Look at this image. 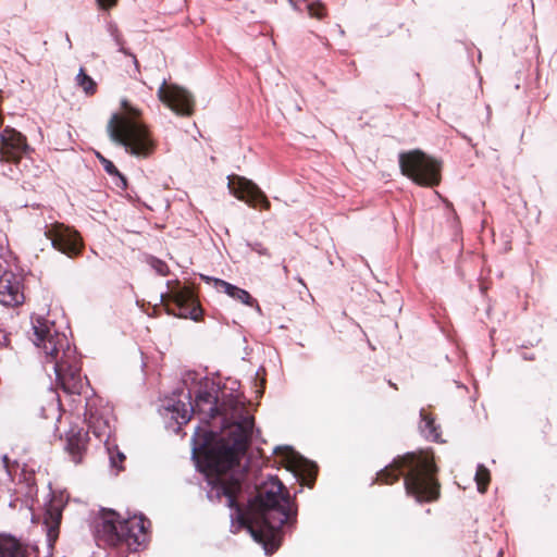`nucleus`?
I'll list each match as a JSON object with an SVG mask.
<instances>
[{
  "label": "nucleus",
  "mask_w": 557,
  "mask_h": 557,
  "mask_svg": "<svg viewBox=\"0 0 557 557\" xmlns=\"http://www.w3.org/2000/svg\"><path fill=\"white\" fill-rule=\"evenodd\" d=\"M158 98L177 115L190 116L195 111V100L186 89L163 82L158 89Z\"/></svg>",
  "instance_id": "9d476101"
},
{
  "label": "nucleus",
  "mask_w": 557,
  "mask_h": 557,
  "mask_svg": "<svg viewBox=\"0 0 557 557\" xmlns=\"http://www.w3.org/2000/svg\"><path fill=\"white\" fill-rule=\"evenodd\" d=\"M125 460V456L122 453H117L116 456H111V462L113 467L117 468L119 470L123 469V461Z\"/></svg>",
  "instance_id": "bb28decb"
},
{
  "label": "nucleus",
  "mask_w": 557,
  "mask_h": 557,
  "mask_svg": "<svg viewBox=\"0 0 557 557\" xmlns=\"http://www.w3.org/2000/svg\"><path fill=\"white\" fill-rule=\"evenodd\" d=\"M24 293L18 277L12 272L0 276V304L5 307H16L24 302Z\"/></svg>",
  "instance_id": "4468645a"
},
{
  "label": "nucleus",
  "mask_w": 557,
  "mask_h": 557,
  "mask_svg": "<svg viewBox=\"0 0 557 557\" xmlns=\"http://www.w3.org/2000/svg\"><path fill=\"white\" fill-rule=\"evenodd\" d=\"M308 13L311 17L322 20L327 15V9L321 1H312L307 5Z\"/></svg>",
  "instance_id": "b1692460"
},
{
  "label": "nucleus",
  "mask_w": 557,
  "mask_h": 557,
  "mask_svg": "<svg viewBox=\"0 0 557 557\" xmlns=\"http://www.w3.org/2000/svg\"><path fill=\"white\" fill-rule=\"evenodd\" d=\"M87 445V433L72 429L66 438V450L75 463L82 461Z\"/></svg>",
  "instance_id": "f3484780"
},
{
  "label": "nucleus",
  "mask_w": 557,
  "mask_h": 557,
  "mask_svg": "<svg viewBox=\"0 0 557 557\" xmlns=\"http://www.w3.org/2000/svg\"><path fill=\"white\" fill-rule=\"evenodd\" d=\"M231 419L221 437L213 431L198 428L193 438V455L209 478L208 497L211 500L225 497L226 505L236 511L255 541L267 554H273L281 545L282 527L296 521L297 507L278 478L269 476L256 485V495L248 508H242L237 499L242 482L228 471L239 465L250 445L255 418L242 405L233 408Z\"/></svg>",
  "instance_id": "f257e3e1"
},
{
  "label": "nucleus",
  "mask_w": 557,
  "mask_h": 557,
  "mask_svg": "<svg viewBox=\"0 0 557 557\" xmlns=\"http://www.w3.org/2000/svg\"><path fill=\"white\" fill-rule=\"evenodd\" d=\"M75 81L86 95L94 96L97 92L96 82L86 74L83 67L79 70Z\"/></svg>",
  "instance_id": "412c9836"
},
{
  "label": "nucleus",
  "mask_w": 557,
  "mask_h": 557,
  "mask_svg": "<svg viewBox=\"0 0 557 557\" xmlns=\"http://www.w3.org/2000/svg\"><path fill=\"white\" fill-rule=\"evenodd\" d=\"M274 455L278 459V462L283 465L288 471H292L295 475H299L302 479L313 482L318 474V468L311 463L294 449L288 446L276 447Z\"/></svg>",
  "instance_id": "9b49d317"
},
{
  "label": "nucleus",
  "mask_w": 557,
  "mask_h": 557,
  "mask_svg": "<svg viewBox=\"0 0 557 557\" xmlns=\"http://www.w3.org/2000/svg\"><path fill=\"white\" fill-rule=\"evenodd\" d=\"M85 422L88 432L99 441H107L112 432V408L99 397L89 398L86 403Z\"/></svg>",
  "instance_id": "1a4fd4ad"
},
{
  "label": "nucleus",
  "mask_w": 557,
  "mask_h": 557,
  "mask_svg": "<svg viewBox=\"0 0 557 557\" xmlns=\"http://www.w3.org/2000/svg\"><path fill=\"white\" fill-rule=\"evenodd\" d=\"M149 265L159 274L162 276H166L170 273L169 265L161 259H158L156 257H150L148 259Z\"/></svg>",
  "instance_id": "393cba45"
},
{
  "label": "nucleus",
  "mask_w": 557,
  "mask_h": 557,
  "mask_svg": "<svg viewBox=\"0 0 557 557\" xmlns=\"http://www.w3.org/2000/svg\"><path fill=\"white\" fill-rule=\"evenodd\" d=\"M26 137L11 126L4 127L0 134V160L18 163L28 151Z\"/></svg>",
  "instance_id": "f8f14e48"
},
{
  "label": "nucleus",
  "mask_w": 557,
  "mask_h": 557,
  "mask_svg": "<svg viewBox=\"0 0 557 557\" xmlns=\"http://www.w3.org/2000/svg\"><path fill=\"white\" fill-rule=\"evenodd\" d=\"M212 281L219 290L224 292L233 299L250 307L256 305L259 308L257 300L252 298V296L246 289L232 285L231 283L220 278H212Z\"/></svg>",
  "instance_id": "6ab92c4d"
},
{
  "label": "nucleus",
  "mask_w": 557,
  "mask_h": 557,
  "mask_svg": "<svg viewBox=\"0 0 557 557\" xmlns=\"http://www.w3.org/2000/svg\"><path fill=\"white\" fill-rule=\"evenodd\" d=\"M475 482L478 486V491L480 493H485L491 482V473L490 470L483 466L479 465L475 472Z\"/></svg>",
  "instance_id": "4be33fe9"
},
{
  "label": "nucleus",
  "mask_w": 557,
  "mask_h": 557,
  "mask_svg": "<svg viewBox=\"0 0 557 557\" xmlns=\"http://www.w3.org/2000/svg\"><path fill=\"white\" fill-rule=\"evenodd\" d=\"M230 187L237 199L245 201L250 207L270 209L271 203L265 194L251 181L234 175L230 178Z\"/></svg>",
  "instance_id": "ddd939ff"
},
{
  "label": "nucleus",
  "mask_w": 557,
  "mask_h": 557,
  "mask_svg": "<svg viewBox=\"0 0 557 557\" xmlns=\"http://www.w3.org/2000/svg\"><path fill=\"white\" fill-rule=\"evenodd\" d=\"M169 292L161 296L165 312L181 319L202 320L203 310L194 289L182 286L178 280L168 282Z\"/></svg>",
  "instance_id": "423d86ee"
},
{
  "label": "nucleus",
  "mask_w": 557,
  "mask_h": 557,
  "mask_svg": "<svg viewBox=\"0 0 557 557\" xmlns=\"http://www.w3.org/2000/svg\"><path fill=\"white\" fill-rule=\"evenodd\" d=\"M107 132L112 141L123 146L126 152L136 157L147 158L157 148L141 110L126 99L121 101V111L110 117Z\"/></svg>",
  "instance_id": "39448f33"
},
{
  "label": "nucleus",
  "mask_w": 557,
  "mask_h": 557,
  "mask_svg": "<svg viewBox=\"0 0 557 557\" xmlns=\"http://www.w3.org/2000/svg\"><path fill=\"white\" fill-rule=\"evenodd\" d=\"M45 236L51 240L52 247L66 255L76 258L84 250V242L81 234L63 223L55 222L46 227Z\"/></svg>",
  "instance_id": "6e6552de"
},
{
  "label": "nucleus",
  "mask_w": 557,
  "mask_h": 557,
  "mask_svg": "<svg viewBox=\"0 0 557 557\" xmlns=\"http://www.w3.org/2000/svg\"><path fill=\"white\" fill-rule=\"evenodd\" d=\"M3 123V117L0 115V126L2 125Z\"/></svg>",
  "instance_id": "c85d7f7f"
},
{
  "label": "nucleus",
  "mask_w": 557,
  "mask_h": 557,
  "mask_svg": "<svg viewBox=\"0 0 557 557\" xmlns=\"http://www.w3.org/2000/svg\"><path fill=\"white\" fill-rule=\"evenodd\" d=\"M62 508L63 505L61 500L58 499H52L46 507L44 524L50 543L55 542L59 536L62 520Z\"/></svg>",
  "instance_id": "dca6fc26"
},
{
  "label": "nucleus",
  "mask_w": 557,
  "mask_h": 557,
  "mask_svg": "<svg viewBox=\"0 0 557 557\" xmlns=\"http://www.w3.org/2000/svg\"><path fill=\"white\" fill-rule=\"evenodd\" d=\"M10 343L8 334L0 327V348L8 346Z\"/></svg>",
  "instance_id": "cd10ccee"
},
{
  "label": "nucleus",
  "mask_w": 557,
  "mask_h": 557,
  "mask_svg": "<svg viewBox=\"0 0 557 557\" xmlns=\"http://www.w3.org/2000/svg\"><path fill=\"white\" fill-rule=\"evenodd\" d=\"M150 521L143 516L124 519L112 509H102L94 520V535L98 545L123 552H138L147 542Z\"/></svg>",
  "instance_id": "20e7f679"
},
{
  "label": "nucleus",
  "mask_w": 557,
  "mask_h": 557,
  "mask_svg": "<svg viewBox=\"0 0 557 557\" xmlns=\"http://www.w3.org/2000/svg\"><path fill=\"white\" fill-rule=\"evenodd\" d=\"M0 557H33L27 545L17 539L0 534Z\"/></svg>",
  "instance_id": "a211bd4d"
},
{
  "label": "nucleus",
  "mask_w": 557,
  "mask_h": 557,
  "mask_svg": "<svg viewBox=\"0 0 557 557\" xmlns=\"http://www.w3.org/2000/svg\"><path fill=\"white\" fill-rule=\"evenodd\" d=\"M191 411L201 416L200 420L206 423L222 414L221 408L218 406V397L209 391H199L197 393Z\"/></svg>",
  "instance_id": "2eb2a0df"
},
{
  "label": "nucleus",
  "mask_w": 557,
  "mask_h": 557,
  "mask_svg": "<svg viewBox=\"0 0 557 557\" xmlns=\"http://www.w3.org/2000/svg\"><path fill=\"white\" fill-rule=\"evenodd\" d=\"M401 173L421 186H436L441 182V165L420 150L399 154Z\"/></svg>",
  "instance_id": "0eeeda50"
},
{
  "label": "nucleus",
  "mask_w": 557,
  "mask_h": 557,
  "mask_svg": "<svg viewBox=\"0 0 557 557\" xmlns=\"http://www.w3.org/2000/svg\"><path fill=\"white\" fill-rule=\"evenodd\" d=\"M97 158L100 161V163L102 164L104 171L111 176L119 177L120 181L122 182L123 186L125 187L126 186V177L117 170V168L113 164V162L110 161L109 159L104 158L99 152H97Z\"/></svg>",
  "instance_id": "5701e85b"
},
{
  "label": "nucleus",
  "mask_w": 557,
  "mask_h": 557,
  "mask_svg": "<svg viewBox=\"0 0 557 557\" xmlns=\"http://www.w3.org/2000/svg\"><path fill=\"white\" fill-rule=\"evenodd\" d=\"M438 468L432 450H418L397 456L376 473L373 483L391 485L404 476L407 495L419 503H432L441 496Z\"/></svg>",
  "instance_id": "f03ea898"
},
{
  "label": "nucleus",
  "mask_w": 557,
  "mask_h": 557,
  "mask_svg": "<svg viewBox=\"0 0 557 557\" xmlns=\"http://www.w3.org/2000/svg\"><path fill=\"white\" fill-rule=\"evenodd\" d=\"M422 425L421 431L424 434V436L433 442H442L441 440V432L438 425L435 423V418L431 412H428L425 409H421L420 411Z\"/></svg>",
  "instance_id": "aec40b11"
},
{
  "label": "nucleus",
  "mask_w": 557,
  "mask_h": 557,
  "mask_svg": "<svg viewBox=\"0 0 557 557\" xmlns=\"http://www.w3.org/2000/svg\"><path fill=\"white\" fill-rule=\"evenodd\" d=\"M99 10L110 11L115 8L119 3V0H96Z\"/></svg>",
  "instance_id": "a878e982"
},
{
  "label": "nucleus",
  "mask_w": 557,
  "mask_h": 557,
  "mask_svg": "<svg viewBox=\"0 0 557 557\" xmlns=\"http://www.w3.org/2000/svg\"><path fill=\"white\" fill-rule=\"evenodd\" d=\"M34 343L46 354L48 362L54 363L58 383L64 393L81 395L87 385L82 376V362L65 334L44 318L33 320Z\"/></svg>",
  "instance_id": "7ed1b4c3"
}]
</instances>
